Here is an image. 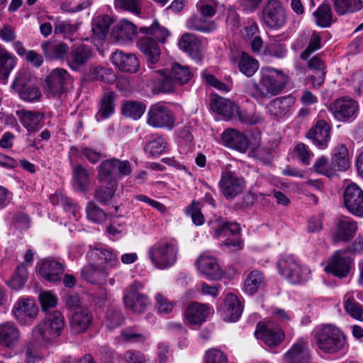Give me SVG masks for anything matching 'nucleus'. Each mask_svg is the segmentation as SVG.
Returning a JSON list of instances; mask_svg holds the SVG:
<instances>
[{"label":"nucleus","mask_w":363,"mask_h":363,"mask_svg":"<svg viewBox=\"0 0 363 363\" xmlns=\"http://www.w3.org/2000/svg\"><path fill=\"white\" fill-rule=\"evenodd\" d=\"M259 84H255L250 96L257 101L276 96L284 89L287 77L285 74L271 67H264L260 70Z\"/></svg>","instance_id":"nucleus-1"},{"label":"nucleus","mask_w":363,"mask_h":363,"mask_svg":"<svg viewBox=\"0 0 363 363\" xmlns=\"http://www.w3.org/2000/svg\"><path fill=\"white\" fill-rule=\"evenodd\" d=\"M155 72L160 76L159 90L164 93H170L177 86L189 83L194 77L188 66L179 63H174L170 69H157Z\"/></svg>","instance_id":"nucleus-2"},{"label":"nucleus","mask_w":363,"mask_h":363,"mask_svg":"<svg viewBox=\"0 0 363 363\" xmlns=\"http://www.w3.org/2000/svg\"><path fill=\"white\" fill-rule=\"evenodd\" d=\"M315 340L317 347L325 353H335L340 350L345 342L342 331L333 325L317 328Z\"/></svg>","instance_id":"nucleus-3"},{"label":"nucleus","mask_w":363,"mask_h":363,"mask_svg":"<svg viewBox=\"0 0 363 363\" xmlns=\"http://www.w3.org/2000/svg\"><path fill=\"white\" fill-rule=\"evenodd\" d=\"M177 247L169 242H157L147 250L152 264L159 269L172 267L177 262Z\"/></svg>","instance_id":"nucleus-4"},{"label":"nucleus","mask_w":363,"mask_h":363,"mask_svg":"<svg viewBox=\"0 0 363 363\" xmlns=\"http://www.w3.org/2000/svg\"><path fill=\"white\" fill-rule=\"evenodd\" d=\"M260 21L269 29L278 30L287 21L286 11L280 0H268L262 6Z\"/></svg>","instance_id":"nucleus-5"},{"label":"nucleus","mask_w":363,"mask_h":363,"mask_svg":"<svg viewBox=\"0 0 363 363\" xmlns=\"http://www.w3.org/2000/svg\"><path fill=\"white\" fill-rule=\"evenodd\" d=\"M212 228L214 229V236L216 238L226 237L223 241L222 246L233 247V250H238L242 247V242L240 238V227L237 223H229L218 218L212 223Z\"/></svg>","instance_id":"nucleus-6"},{"label":"nucleus","mask_w":363,"mask_h":363,"mask_svg":"<svg viewBox=\"0 0 363 363\" xmlns=\"http://www.w3.org/2000/svg\"><path fill=\"white\" fill-rule=\"evenodd\" d=\"M147 123L153 128L172 130L175 125V116L167 106L157 103L148 109Z\"/></svg>","instance_id":"nucleus-7"},{"label":"nucleus","mask_w":363,"mask_h":363,"mask_svg":"<svg viewBox=\"0 0 363 363\" xmlns=\"http://www.w3.org/2000/svg\"><path fill=\"white\" fill-rule=\"evenodd\" d=\"M30 78L26 71H20L11 84V88L18 93L21 99L33 102L38 101L42 94L36 85L29 84Z\"/></svg>","instance_id":"nucleus-8"},{"label":"nucleus","mask_w":363,"mask_h":363,"mask_svg":"<svg viewBox=\"0 0 363 363\" xmlns=\"http://www.w3.org/2000/svg\"><path fill=\"white\" fill-rule=\"evenodd\" d=\"M353 259L350 257L346 250H337L333 254L325 270L333 275L340 278H345L350 274L353 266Z\"/></svg>","instance_id":"nucleus-9"},{"label":"nucleus","mask_w":363,"mask_h":363,"mask_svg":"<svg viewBox=\"0 0 363 363\" xmlns=\"http://www.w3.org/2000/svg\"><path fill=\"white\" fill-rule=\"evenodd\" d=\"M12 313L21 325H30L37 317L38 308L34 299L22 298L15 303Z\"/></svg>","instance_id":"nucleus-10"},{"label":"nucleus","mask_w":363,"mask_h":363,"mask_svg":"<svg viewBox=\"0 0 363 363\" xmlns=\"http://www.w3.org/2000/svg\"><path fill=\"white\" fill-rule=\"evenodd\" d=\"M330 110L335 119L345 122L356 117L359 105L355 100L344 96L333 101L330 105Z\"/></svg>","instance_id":"nucleus-11"},{"label":"nucleus","mask_w":363,"mask_h":363,"mask_svg":"<svg viewBox=\"0 0 363 363\" xmlns=\"http://www.w3.org/2000/svg\"><path fill=\"white\" fill-rule=\"evenodd\" d=\"M255 334L258 339L262 340L270 347H275L280 345L285 337L282 329L271 322L258 323Z\"/></svg>","instance_id":"nucleus-12"},{"label":"nucleus","mask_w":363,"mask_h":363,"mask_svg":"<svg viewBox=\"0 0 363 363\" xmlns=\"http://www.w3.org/2000/svg\"><path fill=\"white\" fill-rule=\"evenodd\" d=\"M89 262L108 271L118 263L117 255L111 249L96 246L90 248L87 253Z\"/></svg>","instance_id":"nucleus-13"},{"label":"nucleus","mask_w":363,"mask_h":363,"mask_svg":"<svg viewBox=\"0 0 363 363\" xmlns=\"http://www.w3.org/2000/svg\"><path fill=\"white\" fill-rule=\"evenodd\" d=\"M343 201L345 208L350 213L363 217V190L356 184L352 183L346 187Z\"/></svg>","instance_id":"nucleus-14"},{"label":"nucleus","mask_w":363,"mask_h":363,"mask_svg":"<svg viewBox=\"0 0 363 363\" xmlns=\"http://www.w3.org/2000/svg\"><path fill=\"white\" fill-rule=\"evenodd\" d=\"M219 186L224 196L230 199L242 193L245 187V182L242 177L237 176L233 172L225 170L222 174Z\"/></svg>","instance_id":"nucleus-15"},{"label":"nucleus","mask_w":363,"mask_h":363,"mask_svg":"<svg viewBox=\"0 0 363 363\" xmlns=\"http://www.w3.org/2000/svg\"><path fill=\"white\" fill-rule=\"evenodd\" d=\"M306 137L319 149H325L330 138V125L325 120H318L306 133Z\"/></svg>","instance_id":"nucleus-16"},{"label":"nucleus","mask_w":363,"mask_h":363,"mask_svg":"<svg viewBox=\"0 0 363 363\" xmlns=\"http://www.w3.org/2000/svg\"><path fill=\"white\" fill-rule=\"evenodd\" d=\"M287 363H313L308 348V342L301 337L294 342L285 354Z\"/></svg>","instance_id":"nucleus-17"},{"label":"nucleus","mask_w":363,"mask_h":363,"mask_svg":"<svg viewBox=\"0 0 363 363\" xmlns=\"http://www.w3.org/2000/svg\"><path fill=\"white\" fill-rule=\"evenodd\" d=\"M92 56L91 48L85 44H79L72 48L66 58L67 65L74 71H79Z\"/></svg>","instance_id":"nucleus-18"},{"label":"nucleus","mask_w":363,"mask_h":363,"mask_svg":"<svg viewBox=\"0 0 363 363\" xmlns=\"http://www.w3.org/2000/svg\"><path fill=\"white\" fill-rule=\"evenodd\" d=\"M92 321L93 315L89 308H79L72 314L69 320L71 333L74 335L84 333L89 328Z\"/></svg>","instance_id":"nucleus-19"},{"label":"nucleus","mask_w":363,"mask_h":363,"mask_svg":"<svg viewBox=\"0 0 363 363\" xmlns=\"http://www.w3.org/2000/svg\"><path fill=\"white\" fill-rule=\"evenodd\" d=\"M138 46L145 55L148 67L154 69L155 65L160 61L161 55L157 43L152 38L146 36L138 40Z\"/></svg>","instance_id":"nucleus-20"},{"label":"nucleus","mask_w":363,"mask_h":363,"mask_svg":"<svg viewBox=\"0 0 363 363\" xmlns=\"http://www.w3.org/2000/svg\"><path fill=\"white\" fill-rule=\"evenodd\" d=\"M65 328V319L59 311L47 312V345L57 340Z\"/></svg>","instance_id":"nucleus-21"},{"label":"nucleus","mask_w":363,"mask_h":363,"mask_svg":"<svg viewBox=\"0 0 363 363\" xmlns=\"http://www.w3.org/2000/svg\"><path fill=\"white\" fill-rule=\"evenodd\" d=\"M21 332L12 322L0 324V345L6 348H14L18 343Z\"/></svg>","instance_id":"nucleus-22"},{"label":"nucleus","mask_w":363,"mask_h":363,"mask_svg":"<svg viewBox=\"0 0 363 363\" xmlns=\"http://www.w3.org/2000/svg\"><path fill=\"white\" fill-rule=\"evenodd\" d=\"M111 59L112 63L123 72L133 73L139 68V61L134 54L117 50L112 54Z\"/></svg>","instance_id":"nucleus-23"},{"label":"nucleus","mask_w":363,"mask_h":363,"mask_svg":"<svg viewBox=\"0 0 363 363\" xmlns=\"http://www.w3.org/2000/svg\"><path fill=\"white\" fill-rule=\"evenodd\" d=\"M199 270L211 280L221 277V270L216 259L212 256L202 255L196 261Z\"/></svg>","instance_id":"nucleus-24"},{"label":"nucleus","mask_w":363,"mask_h":363,"mask_svg":"<svg viewBox=\"0 0 363 363\" xmlns=\"http://www.w3.org/2000/svg\"><path fill=\"white\" fill-rule=\"evenodd\" d=\"M69 73L62 68L54 69L47 77V88L52 96H59L62 93Z\"/></svg>","instance_id":"nucleus-25"},{"label":"nucleus","mask_w":363,"mask_h":363,"mask_svg":"<svg viewBox=\"0 0 363 363\" xmlns=\"http://www.w3.org/2000/svg\"><path fill=\"white\" fill-rule=\"evenodd\" d=\"M222 139L227 147L241 152H245L248 149V139L243 133L238 130L234 129L226 130L222 134Z\"/></svg>","instance_id":"nucleus-26"},{"label":"nucleus","mask_w":363,"mask_h":363,"mask_svg":"<svg viewBox=\"0 0 363 363\" xmlns=\"http://www.w3.org/2000/svg\"><path fill=\"white\" fill-rule=\"evenodd\" d=\"M357 229L356 222L352 218L344 217L336 224V232L333 236L335 242H346L354 237Z\"/></svg>","instance_id":"nucleus-27"},{"label":"nucleus","mask_w":363,"mask_h":363,"mask_svg":"<svg viewBox=\"0 0 363 363\" xmlns=\"http://www.w3.org/2000/svg\"><path fill=\"white\" fill-rule=\"evenodd\" d=\"M210 108L213 112L223 116L228 120L231 118L238 109V106L233 101L218 95L211 96Z\"/></svg>","instance_id":"nucleus-28"},{"label":"nucleus","mask_w":363,"mask_h":363,"mask_svg":"<svg viewBox=\"0 0 363 363\" xmlns=\"http://www.w3.org/2000/svg\"><path fill=\"white\" fill-rule=\"evenodd\" d=\"M81 275L91 284H101L106 281L107 277H108V272L89 262V264L82 269Z\"/></svg>","instance_id":"nucleus-29"},{"label":"nucleus","mask_w":363,"mask_h":363,"mask_svg":"<svg viewBox=\"0 0 363 363\" xmlns=\"http://www.w3.org/2000/svg\"><path fill=\"white\" fill-rule=\"evenodd\" d=\"M265 286V278L262 272L255 269L249 273L244 281L243 290L250 296L263 290Z\"/></svg>","instance_id":"nucleus-30"},{"label":"nucleus","mask_w":363,"mask_h":363,"mask_svg":"<svg viewBox=\"0 0 363 363\" xmlns=\"http://www.w3.org/2000/svg\"><path fill=\"white\" fill-rule=\"evenodd\" d=\"M16 114L28 131H36L43 126V114L26 110L17 111Z\"/></svg>","instance_id":"nucleus-31"},{"label":"nucleus","mask_w":363,"mask_h":363,"mask_svg":"<svg viewBox=\"0 0 363 363\" xmlns=\"http://www.w3.org/2000/svg\"><path fill=\"white\" fill-rule=\"evenodd\" d=\"M209 314V308L205 304L192 303L185 311L187 321L191 325H201Z\"/></svg>","instance_id":"nucleus-32"},{"label":"nucleus","mask_w":363,"mask_h":363,"mask_svg":"<svg viewBox=\"0 0 363 363\" xmlns=\"http://www.w3.org/2000/svg\"><path fill=\"white\" fill-rule=\"evenodd\" d=\"M225 320L229 322L237 321L243 310L242 304L239 298L232 294H229L225 299Z\"/></svg>","instance_id":"nucleus-33"},{"label":"nucleus","mask_w":363,"mask_h":363,"mask_svg":"<svg viewBox=\"0 0 363 363\" xmlns=\"http://www.w3.org/2000/svg\"><path fill=\"white\" fill-rule=\"evenodd\" d=\"M295 103V98L291 95L278 97L273 99L269 105V112L276 117L285 116Z\"/></svg>","instance_id":"nucleus-34"},{"label":"nucleus","mask_w":363,"mask_h":363,"mask_svg":"<svg viewBox=\"0 0 363 363\" xmlns=\"http://www.w3.org/2000/svg\"><path fill=\"white\" fill-rule=\"evenodd\" d=\"M179 47L191 57H198L201 50V43L199 38L192 33L184 34L179 41Z\"/></svg>","instance_id":"nucleus-35"},{"label":"nucleus","mask_w":363,"mask_h":363,"mask_svg":"<svg viewBox=\"0 0 363 363\" xmlns=\"http://www.w3.org/2000/svg\"><path fill=\"white\" fill-rule=\"evenodd\" d=\"M50 200L53 205L61 204L65 211L70 214V219L72 218L71 216H72L73 220H77L80 217V207L61 192H55L54 194H52Z\"/></svg>","instance_id":"nucleus-36"},{"label":"nucleus","mask_w":363,"mask_h":363,"mask_svg":"<svg viewBox=\"0 0 363 363\" xmlns=\"http://www.w3.org/2000/svg\"><path fill=\"white\" fill-rule=\"evenodd\" d=\"M125 306L133 313H144L151 302L145 295L125 294L123 296Z\"/></svg>","instance_id":"nucleus-37"},{"label":"nucleus","mask_w":363,"mask_h":363,"mask_svg":"<svg viewBox=\"0 0 363 363\" xmlns=\"http://www.w3.org/2000/svg\"><path fill=\"white\" fill-rule=\"evenodd\" d=\"M168 147L166 139L160 135L154 134L149 137L145 146V152L150 157H158L164 153Z\"/></svg>","instance_id":"nucleus-38"},{"label":"nucleus","mask_w":363,"mask_h":363,"mask_svg":"<svg viewBox=\"0 0 363 363\" xmlns=\"http://www.w3.org/2000/svg\"><path fill=\"white\" fill-rule=\"evenodd\" d=\"M100 183L101 186L95 191L94 198L104 205H110L117 189V182Z\"/></svg>","instance_id":"nucleus-39"},{"label":"nucleus","mask_w":363,"mask_h":363,"mask_svg":"<svg viewBox=\"0 0 363 363\" xmlns=\"http://www.w3.org/2000/svg\"><path fill=\"white\" fill-rule=\"evenodd\" d=\"M335 12L340 16L352 14L363 9V0H332Z\"/></svg>","instance_id":"nucleus-40"},{"label":"nucleus","mask_w":363,"mask_h":363,"mask_svg":"<svg viewBox=\"0 0 363 363\" xmlns=\"http://www.w3.org/2000/svg\"><path fill=\"white\" fill-rule=\"evenodd\" d=\"M186 24L188 29L202 33H211L216 29V24L213 21L197 15L189 17Z\"/></svg>","instance_id":"nucleus-41"},{"label":"nucleus","mask_w":363,"mask_h":363,"mask_svg":"<svg viewBox=\"0 0 363 363\" xmlns=\"http://www.w3.org/2000/svg\"><path fill=\"white\" fill-rule=\"evenodd\" d=\"M116 94L113 91H106L99 104V108L96 114L98 121L108 118L114 112Z\"/></svg>","instance_id":"nucleus-42"},{"label":"nucleus","mask_w":363,"mask_h":363,"mask_svg":"<svg viewBox=\"0 0 363 363\" xmlns=\"http://www.w3.org/2000/svg\"><path fill=\"white\" fill-rule=\"evenodd\" d=\"M136 35V26L128 21H121L113 26L111 36L118 40H132Z\"/></svg>","instance_id":"nucleus-43"},{"label":"nucleus","mask_w":363,"mask_h":363,"mask_svg":"<svg viewBox=\"0 0 363 363\" xmlns=\"http://www.w3.org/2000/svg\"><path fill=\"white\" fill-rule=\"evenodd\" d=\"M112 23L111 18L108 15L98 16L93 21L92 31L96 39L104 40Z\"/></svg>","instance_id":"nucleus-44"},{"label":"nucleus","mask_w":363,"mask_h":363,"mask_svg":"<svg viewBox=\"0 0 363 363\" xmlns=\"http://www.w3.org/2000/svg\"><path fill=\"white\" fill-rule=\"evenodd\" d=\"M146 109V105L142 101H127L121 108L122 114L125 117L138 120L141 118Z\"/></svg>","instance_id":"nucleus-45"},{"label":"nucleus","mask_w":363,"mask_h":363,"mask_svg":"<svg viewBox=\"0 0 363 363\" xmlns=\"http://www.w3.org/2000/svg\"><path fill=\"white\" fill-rule=\"evenodd\" d=\"M89 180L87 170L82 165L73 168V186L75 189L85 193L89 189Z\"/></svg>","instance_id":"nucleus-46"},{"label":"nucleus","mask_w":363,"mask_h":363,"mask_svg":"<svg viewBox=\"0 0 363 363\" xmlns=\"http://www.w3.org/2000/svg\"><path fill=\"white\" fill-rule=\"evenodd\" d=\"M333 164L339 171H345L350 166L349 153L345 145L340 144L336 146L333 156Z\"/></svg>","instance_id":"nucleus-47"},{"label":"nucleus","mask_w":363,"mask_h":363,"mask_svg":"<svg viewBox=\"0 0 363 363\" xmlns=\"http://www.w3.org/2000/svg\"><path fill=\"white\" fill-rule=\"evenodd\" d=\"M97 177L100 182H117L113 158L104 160L99 165Z\"/></svg>","instance_id":"nucleus-48"},{"label":"nucleus","mask_w":363,"mask_h":363,"mask_svg":"<svg viewBox=\"0 0 363 363\" xmlns=\"http://www.w3.org/2000/svg\"><path fill=\"white\" fill-rule=\"evenodd\" d=\"M64 271L63 265L58 259L53 257H47V281H60Z\"/></svg>","instance_id":"nucleus-49"},{"label":"nucleus","mask_w":363,"mask_h":363,"mask_svg":"<svg viewBox=\"0 0 363 363\" xmlns=\"http://www.w3.org/2000/svg\"><path fill=\"white\" fill-rule=\"evenodd\" d=\"M69 46L63 43H50L47 42V60H61L67 57Z\"/></svg>","instance_id":"nucleus-50"},{"label":"nucleus","mask_w":363,"mask_h":363,"mask_svg":"<svg viewBox=\"0 0 363 363\" xmlns=\"http://www.w3.org/2000/svg\"><path fill=\"white\" fill-rule=\"evenodd\" d=\"M15 65L14 57L0 46V78L7 79Z\"/></svg>","instance_id":"nucleus-51"},{"label":"nucleus","mask_w":363,"mask_h":363,"mask_svg":"<svg viewBox=\"0 0 363 363\" xmlns=\"http://www.w3.org/2000/svg\"><path fill=\"white\" fill-rule=\"evenodd\" d=\"M139 30L141 33L154 36L157 41L162 43L169 35V31L166 28L161 26L156 21L150 26L140 27Z\"/></svg>","instance_id":"nucleus-52"},{"label":"nucleus","mask_w":363,"mask_h":363,"mask_svg":"<svg viewBox=\"0 0 363 363\" xmlns=\"http://www.w3.org/2000/svg\"><path fill=\"white\" fill-rule=\"evenodd\" d=\"M28 279V271L23 263L19 264L15 269L11 279L7 283L9 287L14 290L22 289Z\"/></svg>","instance_id":"nucleus-53"},{"label":"nucleus","mask_w":363,"mask_h":363,"mask_svg":"<svg viewBox=\"0 0 363 363\" xmlns=\"http://www.w3.org/2000/svg\"><path fill=\"white\" fill-rule=\"evenodd\" d=\"M240 71L247 77H252L259 68V62L245 52H242L239 60Z\"/></svg>","instance_id":"nucleus-54"},{"label":"nucleus","mask_w":363,"mask_h":363,"mask_svg":"<svg viewBox=\"0 0 363 363\" xmlns=\"http://www.w3.org/2000/svg\"><path fill=\"white\" fill-rule=\"evenodd\" d=\"M315 22L318 26L326 28L329 27L332 23L333 13L330 6L328 4H322L314 12Z\"/></svg>","instance_id":"nucleus-55"},{"label":"nucleus","mask_w":363,"mask_h":363,"mask_svg":"<svg viewBox=\"0 0 363 363\" xmlns=\"http://www.w3.org/2000/svg\"><path fill=\"white\" fill-rule=\"evenodd\" d=\"M313 170L320 174L330 178L335 174L336 169L333 164H331L326 157L322 156L318 157L314 162Z\"/></svg>","instance_id":"nucleus-56"},{"label":"nucleus","mask_w":363,"mask_h":363,"mask_svg":"<svg viewBox=\"0 0 363 363\" xmlns=\"http://www.w3.org/2000/svg\"><path fill=\"white\" fill-rule=\"evenodd\" d=\"M89 77L93 80L111 83L114 79V74L110 69H106L99 65H92L89 69Z\"/></svg>","instance_id":"nucleus-57"},{"label":"nucleus","mask_w":363,"mask_h":363,"mask_svg":"<svg viewBox=\"0 0 363 363\" xmlns=\"http://www.w3.org/2000/svg\"><path fill=\"white\" fill-rule=\"evenodd\" d=\"M123 320V315L118 308L110 306L106 313L105 324L111 330L118 328Z\"/></svg>","instance_id":"nucleus-58"},{"label":"nucleus","mask_w":363,"mask_h":363,"mask_svg":"<svg viewBox=\"0 0 363 363\" xmlns=\"http://www.w3.org/2000/svg\"><path fill=\"white\" fill-rule=\"evenodd\" d=\"M218 7L216 0H200L196 4V9L200 15L205 18H211L215 16Z\"/></svg>","instance_id":"nucleus-59"},{"label":"nucleus","mask_w":363,"mask_h":363,"mask_svg":"<svg viewBox=\"0 0 363 363\" xmlns=\"http://www.w3.org/2000/svg\"><path fill=\"white\" fill-rule=\"evenodd\" d=\"M86 213L87 218L94 223H101L106 219L105 211L93 201L87 203Z\"/></svg>","instance_id":"nucleus-60"},{"label":"nucleus","mask_w":363,"mask_h":363,"mask_svg":"<svg viewBox=\"0 0 363 363\" xmlns=\"http://www.w3.org/2000/svg\"><path fill=\"white\" fill-rule=\"evenodd\" d=\"M279 274L286 279L294 269H297V262L292 256H286L280 258L277 262Z\"/></svg>","instance_id":"nucleus-61"},{"label":"nucleus","mask_w":363,"mask_h":363,"mask_svg":"<svg viewBox=\"0 0 363 363\" xmlns=\"http://www.w3.org/2000/svg\"><path fill=\"white\" fill-rule=\"evenodd\" d=\"M236 113L239 120L247 125H256L263 122L264 118L261 113L255 111H241L238 107Z\"/></svg>","instance_id":"nucleus-62"},{"label":"nucleus","mask_w":363,"mask_h":363,"mask_svg":"<svg viewBox=\"0 0 363 363\" xmlns=\"http://www.w3.org/2000/svg\"><path fill=\"white\" fill-rule=\"evenodd\" d=\"M321 48V38L315 31L311 34L307 48L301 52L300 57L303 60H307L309 57Z\"/></svg>","instance_id":"nucleus-63"},{"label":"nucleus","mask_w":363,"mask_h":363,"mask_svg":"<svg viewBox=\"0 0 363 363\" xmlns=\"http://www.w3.org/2000/svg\"><path fill=\"white\" fill-rule=\"evenodd\" d=\"M345 309L353 318L363 321V306L353 298H349L345 303Z\"/></svg>","instance_id":"nucleus-64"}]
</instances>
